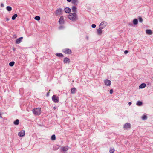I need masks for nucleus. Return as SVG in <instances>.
<instances>
[{"instance_id":"nucleus-1","label":"nucleus","mask_w":153,"mask_h":153,"mask_svg":"<svg viewBox=\"0 0 153 153\" xmlns=\"http://www.w3.org/2000/svg\"><path fill=\"white\" fill-rule=\"evenodd\" d=\"M68 17L69 19L73 21H75L78 18L75 13H71L68 15Z\"/></svg>"},{"instance_id":"nucleus-2","label":"nucleus","mask_w":153,"mask_h":153,"mask_svg":"<svg viewBox=\"0 0 153 153\" xmlns=\"http://www.w3.org/2000/svg\"><path fill=\"white\" fill-rule=\"evenodd\" d=\"M32 111L35 115H39L41 113V108H34Z\"/></svg>"},{"instance_id":"nucleus-3","label":"nucleus","mask_w":153,"mask_h":153,"mask_svg":"<svg viewBox=\"0 0 153 153\" xmlns=\"http://www.w3.org/2000/svg\"><path fill=\"white\" fill-rule=\"evenodd\" d=\"M63 10L62 8H59L57 9L55 12V14L56 16H60L62 14Z\"/></svg>"},{"instance_id":"nucleus-4","label":"nucleus","mask_w":153,"mask_h":153,"mask_svg":"<svg viewBox=\"0 0 153 153\" xmlns=\"http://www.w3.org/2000/svg\"><path fill=\"white\" fill-rule=\"evenodd\" d=\"M52 101L55 103H57L59 102V97L56 95H54L52 97Z\"/></svg>"},{"instance_id":"nucleus-5","label":"nucleus","mask_w":153,"mask_h":153,"mask_svg":"<svg viewBox=\"0 0 153 153\" xmlns=\"http://www.w3.org/2000/svg\"><path fill=\"white\" fill-rule=\"evenodd\" d=\"M63 52L65 53L68 54H70L72 53L71 50L69 49H65L63 50Z\"/></svg>"},{"instance_id":"nucleus-6","label":"nucleus","mask_w":153,"mask_h":153,"mask_svg":"<svg viewBox=\"0 0 153 153\" xmlns=\"http://www.w3.org/2000/svg\"><path fill=\"white\" fill-rule=\"evenodd\" d=\"M131 127V124L129 123H125L123 126V128L126 129L130 128Z\"/></svg>"},{"instance_id":"nucleus-7","label":"nucleus","mask_w":153,"mask_h":153,"mask_svg":"<svg viewBox=\"0 0 153 153\" xmlns=\"http://www.w3.org/2000/svg\"><path fill=\"white\" fill-rule=\"evenodd\" d=\"M59 22L60 24H64V17L63 16H60L59 20Z\"/></svg>"},{"instance_id":"nucleus-8","label":"nucleus","mask_w":153,"mask_h":153,"mask_svg":"<svg viewBox=\"0 0 153 153\" xmlns=\"http://www.w3.org/2000/svg\"><path fill=\"white\" fill-rule=\"evenodd\" d=\"M25 131L23 130L20 132H19L18 134L19 136L20 137H23L25 135Z\"/></svg>"},{"instance_id":"nucleus-9","label":"nucleus","mask_w":153,"mask_h":153,"mask_svg":"<svg viewBox=\"0 0 153 153\" xmlns=\"http://www.w3.org/2000/svg\"><path fill=\"white\" fill-rule=\"evenodd\" d=\"M104 82L105 85L107 86H110L111 83V81L108 79L105 80Z\"/></svg>"},{"instance_id":"nucleus-10","label":"nucleus","mask_w":153,"mask_h":153,"mask_svg":"<svg viewBox=\"0 0 153 153\" xmlns=\"http://www.w3.org/2000/svg\"><path fill=\"white\" fill-rule=\"evenodd\" d=\"M69 149V147L68 146L62 147L60 148L61 151H63L64 152H65V151L68 150Z\"/></svg>"},{"instance_id":"nucleus-11","label":"nucleus","mask_w":153,"mask_h":153,"mask_svg":"<svg viewBox=\"0 0 153 153\" xmlns=\"http://www.w3.org/2000/svg\"><path fill=\"white\" fill-rule=\"evenodd\" d=\"M63 62L65 64L69 63L70 62V59L67 57H65L64 59Z\"/></svg>"},{"instance_id":"nucleus-12","label":"nucleus","mask_w":153,"mask_h":153,"mask_svg":"<svg viewBox=\"0 0 153 153\" xmlns=\"http://www.w3.org/2000/svg\"><path fill=\"white\" fill-rule=\"evenodd\" d=\"M64 11L66 13H69L71 11V9L69 7H65L64 9Z\"/></svg>"},{"instance_id":"nucleus-13","label":"nucleus","mask_w":153,"mask_h":153,"mask_svg":"<svg viewBox=\"0 0 153 153\" xmlns=\"http://www.w3.org/2000/svg\"><path fill=\"white\" fill-rule=\"evenodd\" d=\"M23 38L22 37H21L17 39L16 40V44L20 43L22 41Z\"/></svg>"},{"instance_id":"nucleus-14","label":"nucleus","mask_w":153,"mask_h":153,"mask_svg":"<svg viewBox=\"0 0 153 153\" xmlns=\"http://www.w3.org/2000/svg\"><path fill=\"white\" fill-rule=\"evenodd\" d=\"M60 146L59 145H55L53 146V150H56L59 149Z\"/></svg>"},{"instance_id":"nucleus-15","label":"nucleus","mask_w":153,"mask_h":153,"mask_svg":"<svg viewBox=\"0 0 153 153\" xmlns=\"http://www.w3.org/2000/svg\"><path fill=\"white\" fill-rule=\"evenodd\" d=\"M107 25V23L105 21H102L100 23L99 25H100V26H102L105 27Z\"/></svg>"},{"instance_id":"nucleus-16","label":"nucleus","mask_w":153,"mask_h":153,"mask_svg":"<svg viewBox=\"0 0 153 153\" xmlns=\"http://www.w3.org/2000/svg\"><path fill=\"white\" fill-rule=\"evenodd\" d=\"M72 10L73 13H75L77 12L76 7L75 6H73L72 7Z\"/></svg>"},{"instance_id":"nucleus-17","label":"nucleus","mask_w":153,"mask_h":153,"mask_svg":"<svg viewBox=\"0 0 153 153\" xmlns=\"http://www.w3.org/2000/svg\"><path fill=\"white\" fill-rule=\"evenodd\" d=\"M146 86V84L144 83H142L139 86V88H143L145 87Z\"/></svg>"},{"instance_id":"nucleus-18","label":"nucleus","mask_w":153,"mask_h":153,"mask_svg":"<svg viewBox=\"0 0 153 153\" xmlns=\"http://www.w3.org/2000/svg\"><path fill=\"white\" fill-rule=\"evenodd\" d=\"M56 55L57 56L59 57H64L62 53H56Z\"/></svg>"},{"instance_id":"nucleus-19","label":"nucleus","mask_w":153,"mask_h":153,"mask_svg":"<svg viewBox=\"0 0 153 153\" xmlns=\"http://www.w3.org/2000/svg\"><path fill=\"white\" fill-rule=\"evenodd\" d=\"M72 4L75 5H77V4L78 3V0H72Z\"/></svg>"},{"instance_id":"nucleus-20","label":"nucleus","mask_w":153,"mask_h":153,"mask_svg":"<svg viewBox=\"0 0 153 153\" xmlns=\"http://www.w3.org/2000/svg\"><path fill=\"white\" fill-rule=\"evenodd\" d=\"M76 92V89L75 88H73L71 89V94H74Z\"/></svg>"},{"instance_id":"nucleus-21","label":"nucleus","mask_w":153,"mask_h":153,"mask_svg":"<svg viewBox=\"0 0 153 153\" xmlns=\"http://www.w3.org/2000/svg\"><path fill=\"white\" fill-rule=\"evenodd\" d=\"M133 23L134 25H137L138 23V21L137 19H134L133 21Z\"/></svg>"},{"instance_id":"nucleus-22","label":"nucleus","mask_w":153,"mask_h":153,"mask_svg":"<svg viewBox=\"0 0 153 153\" xmlns=\"http://www.w3.org/2000/svg\"><path fill=\"white\" fill-rule=\"evenodd\" d=\"M146 33L149 35H151L152 34V32L151 30H146Z\"/></svg>"},{"instance_id":"nucleus-23","label":"nucleus","mask_w":153,"mask_h":153,"mask_svg":"<svg viewBox=\"0 0 153 153\" xmlns=\"http://www.w3.org/2000/svg\"><path fill=\"white\" fill-rule=\"evenodd\" d=\"M142 102L140 101H138L136 103V105L138 106H141L142 105Z\"/></svg>"},{"instance_id":"nucleus-24","label":"nucleus","mask_w":153,"mask_h":153,"mask_svg":"<svg viewBox=\"0 0 153 153\" xmlns=\"http://www.w3.org/2000/svg\"><path fill=\"white\" fill-rule=\"evenodd\" d=\"M97 34L99 35H100L102 33V31L100 29H98L97 31Z\"/></svg>"},{"instance_id":"nucleus-25","label":"nucleus","mask_w":153,"mask_h":153,"mask_svg":"<svg viewBox=\"0 0 153 153\" xmlns=\"http://www.w3.org/2000/svg\"><path fill=\"white\" fill-rule=\"evenodd\" d=\"M13 123L16 125H17L19 124V120L18 119H16L14 122Z\"/></svg>"},{"instance_id":"nucleus-26","label":"nucleus","mask_w":153,"mask_h":153,"mask_svg":"<svg viewBox=\"0 0 153 153\" xmlns=\"http://www.w3.org/2000/svg\"><path fill=\"white\" fill-rule=\"evenodd\" d=\"M141 118L143 120H145L147 119V117L146 115H144L142 116Z\"/></svg>"},{"instance_id":"nucleus-27","label":"nucleus","mask_w":153,"mask_h":153,"mask_svg":"<svg viewBox=\"0 0 153 153\" xmlns=\"http://www.w3.org/2000/svg\"><path fill=\"white\" fill-rule=\"evenodd\" d=\"M18 16V15L17 14H14L12 17V19L13 20H14L15 19L16 17Z\"/></svg>"},{"instance_id":"nucleus-28","label":"nucleus","mask_w":153,"mask_h":153,"mask_svg":"<svg viewBox=\"0 0 153 153\" xmlns=\"http://www.w3.org/2000/svg\"><path fill=\"white\" fill-rule=\"evenodd\" d=\"M7 10L8 11H10L12 10V7L10 6H7L6 7Z\"/></svg>"},{"instance_id":"nucleus-29","label":"nucleus","mask_w":153,"mask_h":153,"mask_svg":"<svg viewBox=\"0 0 153 153\" xmlns=\"http://www.w3.org/2000/svg\"><path fill=\"white\" fill-rule=\"evenodd\" d=\"M51 139L53 140H56V136L55 134H53L51 136Z\"/></svg>"},{"instance_id":"nucleus-30","label":"nucleus","mask_w":153,"mask_h":153,"mask_svg":"<svg viewBox=\"0 0 153 153\" xmlns=\"http://www.w3.org/2000/svg\"><path fill=\"white\" fill-rule=\"evenodd\" d=\"M14 63H15L14 62L12 61V62H10L9 65V66H10L12 67L14 65Z\"/></svg>"},{"instance_id":"nucleus-31","label":"nucleus","mask_w":153,"mask_h":153,"mask_svg":"<svg viewBox=\"0 0 153 153\" xmlns=\"http://www.w3.org/2000/svg\"><path fill=\"white\" fill-rule=\"evenodd\" d=\"M35 19L36 20L39 21L40 19V18L39 16H36L35 17Z\"/></svg>"},{"instance_id":"nucleus-32","label":"nucleus","mask_w":153,"mask_h":153,"mask_svg":"<svg viewBox=\"0 0 153 153\" xmlns=\"http://www.w3.org/2000/svg\"><path fill=\"white\" fill-rule=\"evenodd\" d=\"M115 150L114 148H111L110 149L109 152L110 153H113L114 152Z\"/></svg>"},{"instance_id":"nucleus-33","label":"nucleus","mask_w":153,"mask_h":153,"mask_svg":"<svg viewBox=\"0 0 153 153\" xmlns=\"http://www.w3.org/2000/svg\"><path fill=\"white\" fill-rule=\"evenodd\" d=\"M105 27H103L102 26H100V25H99V29H100L102 30V29L104 28Z\"/></svg>"},{"instance_id":"nucleus-34","label":"nucleus","mask_w":153,"mask_h":153,"mask_svg":"<svg viewBox=\"0 0 153 153\" xmlns=\"http://www.w3.org/2000/svg\"><path fill=\"white\" fill-rule=\"evenodd\" d=\"M139 22H142L143 21V19L141 17H140L139 18Z\"/></svg>"},{"instance_id":"nucleus-35","label":"nucleus","mask_w":153,"mask_h":153,"mask_svg":"<svg viewBox=\"0 0 153 153\" xmlns=\"http://www.w3.org/2000/svg\"><path fill=\"white\" fill-rule=\"evenodd\" d=\"M91 27L93 28H95L96 27V25L95 24H93L91 25Z\"/></svg>"},{"instance_id":"nucleus-36","label":"nucleus","mask_w":153,"mask_h":153,"mask_svg":"<svg viewBox=\"0 0 153 153\" xmlns=\"http://www.w3.org/2000/svg\"><path fill=\"white\" fill-rule=\"evenodd\" d=\"M113 89H111L110 90V94H112L113 92Z\"/></svg>"},{"instance_id":"nucleus-37","label":"nucleus","mask_w":153,"mask_h":153,"mask_svg":"<svg viewBox=\"0 0 153 153\" xmlns=\"http://www.w3.org/2000/svg\"><path fill=\"white\" fill-rule=\"evenodd\" d=\"M128 51L125 50L124 52V53L125 54H126L128 53Z\"/></svg>"},{"instance_id":"nucleus-38","label":"nucleus","mask_w":153,"mask_h":153,"mask_svg":"<svg viewBox=\"0 0 153 153\" xmlns=\"http://www.w3.org/2000/svg\"><path fill=\"white\" fill-rule=\"evenodd\" d=\"M64 28L62 26H61L59 27V29H62Z\"/></svg>"},{"instance_id":"nucleus-39","label":"nucleus","mask_w":153,"mask_h":153,"mask_svg":"<svg viewBox=\"0 0 153 153\" xmlns=\"http://www.w3.org/2000/svg\"><path fill=\"white\" fill-rule=\"evenodd\" d=\"M6 21H8L10 19L9 18H7V17H6Z\"/></svg>"},{"instance_id":"nucleus-40","label":"nucleus","mask_w":153,"mask_h":153,"mask_svg":"<svg viewBox=\"0 0 153 153\" xmlns=\"http://www.w3.org/2000/svg\"><path fill=\"white\" fill-rule=\"evenodd\" d=\"M1 7H4V4L3 3H1Z\"/></svg>"},{"instance_id":"nucleus-41","label":"nucleus","mask_w":153,"mask_h":153,"mask_svg":"<svg viewBox=\"0 0 153 153\" xmlns=\"http://www.w3.org/2000/svg\"><path fill=\"white\" fill-rule=\"evenodd\" d=\"M49 95V92H48L46 94V96L47 97H48Z\"/></svg>"},{"instance_id":"nucleus-42","label":"nucleus","mask_w":153,"mask_h":153,"mask_svg":"<svg viewBox=\"0 0 153 153\" xmlns=\"http://www.w3.org/2000/svg\"><path fill=\"white\" fill-rule=\"evenodd\" d=\"M129 25L130 26H132V24L131 23H129Z\"/></svg>"},{"instance_id":"nucleus-43","label":"nucleus","mask_w":153,"mask_h":153,"mask_svg":"<svg viewBox=\"0 0 153 153\" xmlns=\"http://www.w3.org/2000/svg\"><path fill=\"white\" fill-rule=\"evenodd\" d=\"M131 104V102H128V105L130 106Z\"/></svg>"},{"instance_id":"nucleus-44","label":"nucleus","mask_w":153,"mask_h":153,"mask_svg":"<svg viewBox=\"0 0 153 153\" xmlns=\"http://www.w3.org/2000/svg\"><path fill=\"white\" fill-rule=\"evenodd\" d=\"M72 1V0H67V1L68 2H70Z\"/></svg>"},{"instance_id":"nucleus-45","label":"nucleus","mask_w":153,"mask_h":153,"mask_svg":"<svg viewBox=\"0 0 153 153\" xmlns=\"http://www.w3.org/2000/svg\"><path fill=\"white\" fill-rule=\"evenodd\" d=\"M86 38L87 40H88V37L87 36L86 37Z\"/></svg>"},{"instance_id":"nucleus-46","label":"nucleus","mask_w":153,"mask_h":153,"mask_svg":"<svg viewBox=\"0 0 153 153\" xmlns=\"http://www.w3.org/2000/svg\"><path fill=\"white\" fill-rule=\"evenodd\" d=\"M151 79L152 80H153V76L151 78Z\"/></svg>"},{"instance_id":"nucleus-47","label":"nucleus","mask_w":153,"mask_h":153,"mask_svg":"<svg viewBox=\"0 0 153 153\" xmlns=\"http://www.w3.org/2000/svg\"><path fill=\"white\" fill-rule=\"evenodd\" d=\"M13 49L14 51H15V49L14 48H13Z\"/></svg>"},{"instance_id":"nucleus-48","label":"nucleus","mask_w":153,"mask_h":153,"mask_svg":"<svg viewBox=\"0 0 153 153\" xmlns=\"http://www.w3.org/2000/svg\"><path fill=\"white\" fill-rule=\"evenodd\" d=\"M54 109H56L55 107H54Z\"/></svg>"}]
</instances>
